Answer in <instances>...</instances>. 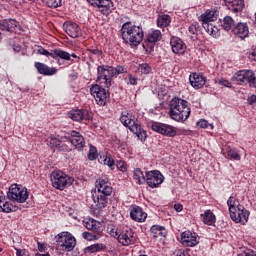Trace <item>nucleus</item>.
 Here are the masks:
<instances>
[{"label": "nucleus", "mask_w": 256, "mask_h": 256, "mask_svg": "<svg viewBox=\"0 0 256 256\" xmlns=\"http://www.w3.org/2000/svg\"><path fill=\"white\" fill-rule=\"evenodd\" d=\"M176 256H185V253L181 250H178L177 252L174 253Z\"/></svg>", "instance_id": "052dcab7"}, {"label": "nucleus", "mask_w": 256, "mask_h": 256, "mask_svg": "<svg viewBox=\"0 0 256 256\" xmlns=\"http://www.w3.org/2000/svg\"><path fill=\"white\" fill-rule=\"evenodd\" d=\"M134 175H133V179L135 181H137L138 185H144L146 179H147V173L143 174L141 168H136L133 171Z\"/></svg>", "instance_id": "e433bc0d"}, {"label": "nucleus", "mask_w": 256, "mask_h": 256, "mask_svg": "<svg viewBox=\"0 0 256 256\" xmlns=\"http://www.w3.org/2000/svg\"><path fill=\"white\" fill-rule=\"evenodd\" d=\"M95 187L97 195H93V201L96 208L101 210L109 207L113 201V186L109 182V178H99L96 180Z\"/></svg>", "instance_id": "f257e3e1"}, {"label": "nucleus", "mask_w": 256, "mask_h": 256, "mask_svg": "<svg viewBox=\"0 0 256 256\" xmlns=\"http://www.w3.org/2000/svg\"><path fill=\"white\" fill-rule=\"evenodd\" d=\"M9 201H16V203H25L29 199V192L27 188H21L17 184H12L7 193Z\"/></svg>", "instance_id": "1a4fd4ad"}, {"label": "nucleus", "mask_w": 256, "mask_h": 256, "mask_svg": "<svg viewBox=\"0 0 256 256\" xmlns=\"http://www.w3.org/2000/svg\"><path fill=\"white\" fill-rule=\"evenodd\" d=\"M14 51H21V46H16V47L14 48Z\"/></svg>", "instance_id": "0e129e2a"}, {"label": "nucleus", "mask_w": 256, "mask_h": 256, "mask_svg": "<svg viewBox=\"0 0 256 256\" xmlns=\"http://www.w3.org/2000/svg\"><path fill=\"white\" fill-rule=\"evenodd\" d=\"M165 181V176L159 170H150L146 172L145 183L150 187V189H157Z\"/></svg>", "instance_id": "ddd939ff"}, {"label": "nucleus", "mask_w": 256, "mask_h": 256, "mask_svg": "<svg viewBox=\"0 0 256 256\" xmlns=\"http://www.w3.org/2000/svg\"><path fill=\"white\" fill-rule=\"evenodd\" d=\"M224 3L231 13H241L245 8V0H224Z\"/></svg>", "instance_id": "5701e85b"}, {"label": "nucleus", "mask_w": 256, "mask_h": 256, "mask_svg": "<svg viewBox=\"0 0 256 256\" xmlns=\"http://www.w3.org/2000/svg\"><path fill=\"white\" fill-rule=\"evenodd\" d=\"M123 73H127V68H125V67H123L121 65L113 67V75H114V77H117V75H121Z\"/></svg>", "instance_id": "8fccbe9b"}, {"label": "nucleus", "mask_w": 256, "mask_h": 256, "mask_svg": "<svg viewBox=\"0 0 256 256\" xmlns=\"http://www.w3.org/2000/svg\"><path fill=\"white\" fill-rule=\"evenodd\" d=\"M189 81L194 89H201L205 86V83H207V78H205L203 74L192 73L189 77Z\"/></svg>", "instance_id": "a878e982"}, {"label": "nucleus", "mask_w": 256, "mask_h": 256, "mask_svg": "<svg viewBox=\"0 0 256 256\" xmlns=\"http://www.w3.org/2000/svg\"><path fill=\"white\" fill-rule=\"evenodd\" d=\"M231 81L236 83V85H243L244 83H248L249 87L256 89V76L253 70L237 71L232 76Z\"/></svg>", "instance_id": "0eeeda50"}, {"label": "nucleus", "mask_w": 256, "mask_h": 256, "mask_svg": "<svg viewBox=\"0 0 256 256\" xmlns=\"http://www.w3.org/2000/svg\"><path fill=\"white\" fill-rule=\"evenodd\" d=\"M249 215V210L245 209L243 205L238 204L236 211L230 214V217L235 223H247Z\"/></svg>", "instance_id": "f3484780"}, {"label": "nucleus", "mask_w": 256, "mask_h": 256, "mask_svg": "<svg viewBox=\"0 0 256 256\" xmlns=\"http://www.w3.org/2000/svg\"><path fill=\"white\" fill-rule=\"evenodd\" d=\"M63 29L65 33L72 39H77V37H81V27L79 24L75 22H66L63 25Z\"/></svg>", "instance_id": "412c9836"}, {"label": "nucleus", "mask_w": 256, "mask_h": 256, "mask_svg": "<svg viewBox=\"0 0 256 256\" xmlns=\"http://www.w3.org/2000/svg\"><path fill=\"white\" fill-rule=\"evenodd\" d=\"M174 209L177 213H181V211H183V205L181 203H176L174 204Z\"/></svg>", "instance_id": "13d9d810"}, {"label": "nucleus", "mask_w": 256, "mask_h": 256, "mask_svg": "<svg viewBox=\"0 0 256 256\" xmlns=\"http://www.w3.org/2000/svg\"><path fill=\"white\" fill-rule=\"evenodd\" d=\"M89 60L95 63L97 59L103 57V50L99 49L97 46H90L86 49Z\"/></svg>", "instance_id": "c756f323"}, {"label": "nucleus", "mask_w": 256, "mask_h": 256, "mask_svg": "<svg viewBox=\"0 0 256 256\" xmlns=\"http://www.w3.org/2000/svg\"><path fill=\"white\" fill-rule=\"evenodd\" d=\"M150 235L153 239H163V237H167V229L161 225H153L150 228Z\"/></svg>", "instance_id": "7c9ffc66"}, {"label": "nucleus", "mask_w": 256, "mask_h": 256, "mask_svg": "<svg viewBox=\"0 0 256 256\" xmlns=\"http://www.w3.org/2000/svg\"><path fill=\"white\" fill-rule=\"evenodd\" d=\"M44 3L50 9H57V7H61V0H43Z\"/></svg>", "instance_id": "09e8293b"}, {"label": "nucleus", "mask_w": 256, "mask_h": 256, "mask_svg": "<svg viewBox=\"0 0 256 256\" xmlns=\"http://www.w3.org/2000/svg\"><path fill=\"white\" fill-rule=\"evenodd\" d=\"M69 119L77 123H84L87 125L91 121V113L87 109H76L68 112Z\"/></svg>", "instance_id": "dca6fc26"}, {"label": "nucleus", "mask_w": 256, "mask_h": 256, "mask_svg": "<svg viewBox=\"0 0 256 256\" xmlns=\"http://www.w3.org/2000/svg\"><path fill=\"white\" fill-rule=\"evenodd\" d=\"M221 26L224 31H231V29H235V20L231 16H225Z\"/></svg>", "instance_id": "ea45409f"}, {"label": "nucleus", "mask_w": 256, "mask_h": 256, "mask_svg": "<svg viewBox=\"0 0 256 256\" xmlns=\"http://www.w3.org/2000/svg\"><path fill=\"white\" fill-rule=\"evenodd\" d=\"M113 66L99 65L97 67V81H104L105 87L109 89L111 87V81H113Z\"/></svg>", "instance_id": "f8f14e48"}, {"label": "nucleus", "mask_w": 256, "mask_h": 256, "mask_svg": "<svg viewBox=\"0 0 256 256\" xmlns=\"http://www.w3.org/2000/svg\"><path fill=\"white\" fill-rule=\"evenodd\" d=\"M226 158L232 159L233 161H241V154H239L237 148L228 147L226 149Z\"/></svg>", "instance_id": "58836bf2"}, {"label": "nucleus", "mask_w": 256, "mask_h": 256, "mask_svg": "<svg viewBox=\"0 0 256 256\" xmlns=\"http://www.w3.org/2000/svg\"><path fill=\"white\" fill-rule=\"evenodd\" d=\"M18 27L19 22L12 18L5 19L0 22V31H5L6 33H15Z\"/></svg>", "instance_id": "b1692460"}, {"label": "nucleus", "mask_w": 256, "mask_h": 256, "mask_svg": "<svg viewBox=\"0 0 256 256\" xmlns=\"http://www.w3.org/2000/svg\"><path fill=\"white\" fill-rule=\"evenodd\" d=\"M104 249H107V246L103 243H96L92 244L84 249L85 253L91 254V253H99V251H104Z\"/></svg>", "instance_id": "4c0bfd02"}, {"label": "nucleus", "mask_w": 256, "mask_h": 256, "mask_svg": "<svg viewBox=\"0 0 256 256\" xmlns=\"http://www.w3.org/2000/svg\"><path fill=\"white\" fill-rule=\"evenodd\" d=\"M37 53L39 55H45V57H51L52 59H55V61H58L59 59H63L64 61H71V55L69 54V52L64 51L60 48L54 49L49 52V50L43 48V46H39Z\"/></svg>", "instance_id": "9b49d317"}, {"label": "nucleus", "mask_w": 256, "mask_h": 256, "mask_svg": "<svg viewBox=\"0 0 256 256\" xmlns=\"http://www.w3.org/2000/svg\"><path fill=\"white\" fill-rule=\"evenodd\" d=\"M138 81H139L138 77L133 76V74H129L127 78V85L135 86L137 85Z\"/></svg>", "instance_id": "3c124183"}, {"label": "nucleus", "mask_w": 256, "mask_h": 256, "mask_svg": "<svg viewBox=\"0 0 256 256\" xmlns=\"http://www.w3.org/2000/svg\"><path fill=\"white\" fill-rule=\"evenodd\" d=\"M116 167L119 171H122V173H125V171H127V163H125V161L123 160L117 161Z\"/></svg>", "instance_id": "603ef678"}, {"label": "nucleus", "mask_w": 256, "mask_h": 256, "mask_svg": "<svg viewBox=\"0 0 256 256\" xmlns=\"http://www.w3.org/2000/svg\"><path fill=\"white\" fill-rule=\"evenodd\" d=\"M202 27L205 29L208 35H212V37L217 36V27H215L213 23L210 22V23L202 24Z\"/></svg>", "instance_id": "37998d69"}, {"label": "nucleus", "mask_w": 256, "mask_h": 256, "mask_svg": "<svg viewBox=\"0 0 256 256\" xmlns=\"http://www.w3.org/2000/svg\"><path fill=\"white\" fill-rule=\"evenodd\" d=\"M121 37L125 45L135 48L143 43L145 32L143 27L133 24V22H126L120 29Z\"/></svg>", "instance_id": "f03ea898"}, {"label": "nucleus", "mask_w": 256, "mask_h": 256, "mask_svg": "<svg viewBox=\"0 0 256 256\" xmlns=\"http://www.w3.org/2000/svg\"><path fill=\"white\" fill-rule=\"evenodd\" d=\"M56 243L61 251L71 253L77 245V239H75V236L69 232H60L56 236Z\"/></svg>", "instance_id": "423d86ee"}, {"label": "nucleus", "mask_w": 256, "mask_h": 256, "mask_svg": "<svg viewBox=\"0 0 256 256\" xmlns=\"http://www.w3.org/2000/svg\"><path fill=\"white\" fill-rule=\"evenodd\" d=\"M69 141L78 151H83L85 147V138L79 132L72 130L69 132Z\"/></svg>", "instance_id": "6ab92c4d"}, {"label": "nucleus", "mask_w": 256, "mask_h": 256, "mask_svg": "<svg viewBox=\"0 0 256 256\" xmlns=\"http://www.w3.org/2000/svg\"><path fill=\"white\" fill-rule=\"evenodd\" d=\"M116 236L118 243H120V245L123 247L135 245V241H137L135 238V231H133L132 228H126L125 230H122L120 234L116 233Z\"/></svg>", "instance_id": "4468645a"}, {"label": "nucleus", "mask_w": 256, "mask_h": 256, "mask_svg": "<svg viewBox=\"0 0 256 256\" xmlns=\"http://www.w3.org/2000/svg\"><path fill=\"white\" fill-rule=\"evenodd\" d=\"M150 128L155 133H159V135H163L164 137H177V128L175 126L162 122H152Z\"/></svg>", "instance_id": "9d476101"}, {"label": "nucleus", "mask_w": 256, "mask_h": 256, "mask_svg": "<svg viewBox=\"0 0 256 256\" xmlns=\"http://www.w3.org/2000/svg\"><path fill=\"white\" fill-rule=\"evenodd\" d=\"M138 71L142 75H149V73H151L152 71V68L151 65H149V63H142L138 65Z\"/></svg>", "instance_id": "a18cd8bd"}, {"label": "nucleus", "mask_w": 256, "mask_h": 256, "mask_svg": "<svg viewBox=\"0 0 256 256\" xmlns=\"http://www.w3.org/2000/svg\"><path fill=\"white\" fill-rule=\"evenodd\" d=\"M82 237L86 241H99V239H101L102 236L100 234L95 233V232H93V233L83 232Z\"/></svg>", "instance_id": "79ce46f5"}, {"label": "nucleus", "mask_w": 256, "mask_h": 256, "mask_svg": "<svg viewBox=\"0 0 256 256\" xmlns=\"http://www.w3.org/2000/svg\"><path fill=\"white\" fill-rule=\"evenodd\" d=\"M170 45L175 55H183L187 49V45H185V42H183V40L179 37H172L170 40Z\"/></svg>", "instance_id": "4be33fe9"}, {"label": "nucleus", "mask_w": 256, "mask_h": 256, "mask_svg": "<svg viewBox=\"0 0 256 256\" xmlns=\"http://www.w3.org/2000/svg\"><path fill=\"white\" fill-rule=\"evenodd\" d=\"M36 256H51V254H49V253H46V254L37 253Z\"/></svg>", "instance_id": "e2e57ef3"}, {"label": "nucleus", "mask_w": 256, "mask_h": 256, "mask_svg": "<svg viewBox=\"0 0 256 256\" xmlns=\"http://www.w3.org/2000/svg\"><path fill=\"white\" fill-rule=\"evenodd\" d=\"M3 251V248L0 247V253Z\"/></svg>", "instance_id": "338daca9"}, {"label": "nucleus", "mask_w": 256, "mask_h": 256, "mask_svg": "<svg viewBox=\"0 0 256 256\" xmlns=\"http://www.w3.org/2000/svg\"><path fill=\"white\" fill-rule=\"evenodd\" d=\"M249 105H256V95L252 94L250 97L247 99Z\"/></svg>", "instance_id": "6e6d98bb"}, {"label": "nucleus", "mask_w": 256, "mask_h": 256, "mask_svg": "<svg viewBox=\"0 0 256 256\" xmlns=\"http://www.w3.org/2000/svg\"><path fill=\"white\" fill-rule=\"evenodd\" d=\"M104 165H107L108 167H113L115 165V160L111 157H107L104 159Z\"/></svg>", "instance_id": "864d4df0"}, {"label": "nucleus", "mask_w": 256, "mask_h": 256, "mask_svg": "<svg viewBox=\"0 0 256 256\" xmlns=\"http://www.w3.org/2000/svg\"><path fill=\"white\" fill-rule=\"evenodd\" d=\"M0 211L2 213H13L17 211V206L13 205V203L9 201L8 196H0Z\"/></svg>", "instance_id": "cd10ccee"}, {"label": "nucleus", "mask_w": 256, "mask_h": 256, "mask_svg": "<svg viewBox=\"0 0 256 256\" xmlns=\"http://www.w3.org/2000/svg\"><path fill=\"white\" fill-rule=\"evenodd\" d=\"M90 93L94 96L97 105H100V107H105V105L109 103L111 94H109V90L105 89L101 85L92 84L90 87Z\"/></svg>", "instance_id": "6e6552de"}, {"label": "nucleus", "mask_w": 256, "mask_h": 256, "mask_svg": "<svg viewBox=\"0 0 256 256\" xmlns=\"http://www.w3.org/2000/svg\"><path fill=\"white\" fill-rule=\"evenodd\" d=\"M50 145H52V147H55V149H58V151H63L65 153H69V151H71V148H69V146L67 144H65L55 138L51 139Z\"/></svg>", "instance_id": "f704fd0d"}, {"label": "nucleus", "mask_w": 256, "mask_h": 256, "mask_svg": "<svg viewBox=\"0 0 256 256\" xmlns=\"http://www.w3.org/2000/svg\"><path fill=\"white\" fill-rule=\"evenodd\" d=\"M197 127H199V129H210L211 131H213L215 129V126L211 123H209V121L205 120V119H200L197 123H196Z\"/></svg>", "instance_id": "c03bdc74"}, {"label": "nucleus", "mask_w": 256, "mask_h": 256, "mask_svg": "<svg viewBox=\"0 0 256 256\" xmlns=\"http://www.w3.org/2000/svg\"><path fill=\"white\" fill-rule=\"evenodd\" d=\"M16 256H29V251L26 249H16Z\"/></svg>", "instance_id": "5fc2aeb1"}, {"label": "nucleus", "mask_w": 256, "mask_h": 256, "mask_svg": "<svg viewBox=\"0 0 256 256\" xmlns=\"http://www.w3.org/2000/svg\"><path fill=\"white\" fill-rule=\"evenodd\" d=\"M162 38H163V35L161 34L160 30H152L148 32L146 36V43H150V45H152L151 48L153 49V45L161 41Z\"/></svg>", "instance_id": "473e14b6"}, {"label": "nucleus", "mask_w": 256, "mask_h": 256, "mask_svg": "<svg viewBox=\"0 0 256 256\" xmlns=\"http://www.w3.org/2000/svg\"><path fill=\"white\" fill-rule=\"evenodd\" d=\"M189 33L191 35H199L201 31V25L198 24V22H193L189 27H188Z\"/></svg>", "instance_id": "de8ad7c7"}, {"label": "nucleus", "mask_w": 256, "mask_h": 256, "mask_svg": "<svg viewBox=\"0 0 256 256\" xmlns=\"http://www.w3.org/2000/svg\"><path fill=\"white\" fill-rule=\"evenodd\" d=\"M219 85H222L223 87L231 88V82H229V80H219Z\"/></svg>", "instance_id": "4d7b16f0"}, {"label": "nucleus", "mask_w": 256, "mask_h": 256, "mask_svg": "<svg viewBox=\"0 0 256 256\" xmlns=\"http://www.w3.org/2000/svg\"><path fill=\"white\" fill-rule=\"evenodd\" d=\"M171 25V16L167 14L159 15L157 18V27H160L161 29L165 27H169Z\"/></svg>", "instance_id": "c9c22d12"}, {"label": "nucleus", "mask_w": 256, "mask_h": 256, "mask_svg": "<svg viewBox=\"0 0 256 256\" xmlns=\"http://www.w3.org/2000/svg\"><path fill=\"white\" fill-rule=\"evenodd\" d=\"M120 123L124 125L131 133H134L138 137V139L145 143L147 141V131L141 127V124H139V120L133 116V114L129 113L128 111L121 112Z\"/></svg>", "instance_id": "20e7f679"}, {"label": "nucleus", "mask_w": 256, "mask_h": 256, "mask_svg": "<svg viewBox=\"0 0 256 256\" xmlns=\"http://www.w3.org/2000/svg\"><path fill=\"white\" fill-rule=\"evenodd\" d=\"M234 35L240 37V39H245V37H249V26L245 22H239L232 29Z\"/></svg>", "instance_id": "c85d7f7f"}, {"label": "nucleus", "mask_w": 256, "mask_h": 256, "mask_svg": "<svg viewBox=\"0 0 256 256\" xmlns=\"http://www.w3.org/2000/svg\"><path fill=\"white\" fill-rule=\"evenodd\" d=\"M245 256H256V253L253 254V253H246Z\"/></svg>", "instance_id": "69168bd1"}, {"label": "nucleus", "mask_w": 256, "mask_h": 256, "mask_svg": "<svg viewBox=\"0 0 256 256\" xmlns=\"http://www.w3.org/2000/svg\"><path fill=\"white\" fill-rule=\"evenodd\" d=\"M99 157V152H97V148L90 144L88 159L89 161H95Z\"/></svg>", "instance_id": "49530a36"}, {"label": "nucleus", "mask_w": 256, "mask_h": 256, "mask_svg": "<svg viewBox=\"0 0 256 256\" xmlns=\"http://www.w3.org/2000/svg\"><path fill=\"white\" fill-rule=\"evenodd\" d=\"M34 67L35 69H37L40 75H44L46 77H51L52 75H55L57 73V68L49 67L45 63L35 62Z\"/></svg>", "instance_id": "393cba45"}, {"label": "nucleus", "mask_w": 256, "mask_h": 256, "mask_svg": "<svg viewBox=\"0 0 256 256\" xmlns=\"http://www.w3.org/2000/svg\"><path fill=\"white\" fill-rule=\"evenodd\" d=\"M69 55H70V57H73V59H80L79 56H77V54H75V53H72V54H69ZM70 61L73 62V60H71V58H70Z\"/></svg>", "instance_id": "680f3d73"}, {"label": "nucleus", "mask_w": 256, "mask_h": 256, "mask_svg": "<svg viewBox=\"0 0 256 256\" xmlns=\"http://www.w3.org/2000/svg\"><path fill=\"white\" fill-rule=\"evenodd\" d=\"M181 241L184 247H195L199 245V235L195 232L184 231L181 233Z\"/></svg>", "instance_id": "a211bd4d"}, {"label": "nucleus", "mask_w": 256, "mask_h": 256, "mask_svg": "<svg viewBox=\"0 0 256 256\" xmlns=\"http://www.w3.org/2000/svg\"><path fill=\"white\" fill-rule=\"evenodd\" d=\"M88 3H91L93 7H98L100 13L109 17L113 11H115V6L111 0H87Z\"/></svg>", "instance_id": "2eb2a0df"}, {"label": "nucleus", "mask_w": 256, "mask_h": 256, "mask_svg": "<svg viewBox=\"0 0 256 256\" xmlns=\"http://www.w3.org/2000/svg\"><path fill=\"white\" fill-rule=\"evenodd\" d=\"M38 251H40V253H44L45 245L38 242Z\"/></svg>", "instance_id": "bf43d9fd"}, {"label": "nucleus", "mask_w": 256, "mask_h": 256, "mask_svg": "<svg viewBox=\"0 0 256 256\" xmlns=\"http://www.w3.org/2000/svg\"><path fill=\"white\" fill-rule=\"evenodd\" d=\"M84 226L88 231H92L97 235L103 236V224L95 219H89L84 221Z\"/></svg>", "instance_id": "bb28decb"}, {"label": "nucleus", "mask_w": 256, "mask_h": 256, "mask_svg": "<svg viewBox=\"0 0 256 256\" xmlns=\"http://www.w3.org/2000/svg\"><path fill=\"white\" fill-rule=\"evenodd\" d=\"M215 11L207 10L204 14L200 16V21H202V25H205V23H213V21L217 20Z\"/></svg>", "instance_id": "72a5a7b5"}, {"label": "nucleus", "mask_w": 256, "mask_h": 256, "mask_svg": "<svg viewBox=\"0 0 256 256\" xmlns=\"http://www.w3.org/2000/svg\"><path fill=\"white\" fill-rule=\"evenodd\" d=\"M130 218L136 223H145L147 219V213L143 211L141 206L133 205L130 209Z\"/></svg>", "instance_id": "aec40b11"}, {"label": "nucleus", "mask_w": 256, "mask_h": 256, "mask_svg": "<svg viewBox=\"0 0 256 256\" xmlns=\"http://www.w3.org/2000/svg\"><path fill=\"white\" fill-rule=\"evenodd\" d=\"M237 203H239L237 198H235L233 196H230L228 198L227 205H228L230 215L234 214L237 211V207L239 206V205H237Z\"/></svg>", "instance_id": "a19ab883"}, {"label": "nucleus", "mask_w": 256, "mask_h": 256, "mask_svg": "<svg viewBox=\"0 0 256 256\" xmlns=\"http://www.w3.org/2000/svg\"><path fill=\"white\" fill-rule=\"evenodd\" d=\"M52 186L55 189H59L63 191V189H67V187H71L73 185L74 179L65 174L63 171H53L50 175Z\"/></svg>", "instance_id": "39448f33"}, {"label": "nucleus", "mask_w": 256, "mask_h": 256, "mask_svg": "<svg viewBox=\"0 0 256 256\" xmlns=\"http://www.w3.org/2000/svg\"><path fill=\"white\" fill-rule=\"evenodd\" d=\"M200 217L204 225L214 226L217 223V217L211 210H206Z\"/></svg>", "instance_id": "2f4dec72"}, {"label": "nucleus", "mask_w": 256, "mask_h": 256, "mask_svg": "<svg viewBox=\"0 0 256 256\" xmlns=\"http://www.w3.org/2000/svg\"><path fill=\"white\" fill-rule=\"evenodd\" d=\"M169 115L173 121L185 123L191 116V108L189 102L181 98H173L170 101Z\"/></svg>", "instance_id": "7ed1b4c3"}]
</instances>
